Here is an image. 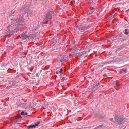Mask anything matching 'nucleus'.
<instances>
[{"label":"nucleus","instance_id":"nucleus-32","mask_svg":"<svg viewBox=\"0 0 129 129\" xmlns=\"http://www.w3.org/2000/svg\"><path fill=\"white\" fill-rule=\"evenodd\" d=\"M122 39V38H118L117 39L119 41H120Z\"/></svg>","mask_w":129,"mask_h":129},{"label":"nucleus","instance_id":"nucleus-13","mask_svg":"<svg viewBox=\"0 0 129 129\" xmlns=\"http://www.w3.org/2000/svg\"><path fill=\"white\" fill-rule=\"evenodd\" d=\"M121 41L122 42L126 40L127 38V36L123 35L122 37Z\"/></svg>","mask_w":129,"mask_h":129},{"label":"nucleus","instance_id":"nucleus-30","mask_svg":"<svg viewBox=\"0 0 129 129\" xmlns=\"http://www.w3.org/2000/svg\"><path fill=\"white\" fill-rule=\"evenodd\" d=\"M80 51H81L82 50H84V47H82L79 50Z\"/></svg>","mask_w":129,"mask_h":129},{"label":"nucleus","instance_id":"nucleus-3","mask_svg":"<svg viewBox=\"0 0 129 129\" xmlns=\"http://www.w3.org/2000/svg\"><path fill=\"white\" fill-rule=\"evenodd\" d=\"M114 119L116 123L119 125L123 123L126 120V118L124 117H118V116H115L114 117Z\"/></svg>","mask_w":129,"mask_h":129},{"label":"nucleus","instance_id":"nucleus-6","mask_svg":"<svg viewBox=\"0 0 129 129\" xmlns=\"http://www.w3.org/2000/svg\"><path fill=\"white\" fill-rule=\"evenodd\" d=\"M20 38L23 40H28L30 37L29 35H26L24 32L21 34L19 35Z\"/></svg>","mask_w":129,"mask_h":129},{"label":"nucleus","instance_id":"nucleus-8","mask_svg":"<svg viewBox=\"0 0 129 129\" xmlns=\"http://www.w3.org/2000/svg\"><path fill=\"white\" fill-rule=\"evenodd\" d=\"M72 46H73V47L71 49V51H73L74 52L75 51H77L79 50V49L77 48L76 46V45L75 44V43L74 42H72Z\"/></svg>","mask_w":129,"mask_h":129},{"label":"nucleus","instance_id":"nucleus-18","mask_svg":"<svg viewBox=\"0 0 129 129\" xmlns=\"http://www.w3.org/2000/svg\"><path fill=\"white\" fill-rule=\"evenodd\" d=\"M115 62L114 60H113L112 61H108L107 62H104V64H109L110 63H111L112 62Z\"/></svg>","mask_w":129,"mask_h":129},{"label":"nucleus","instance_id":"nucleus-4","mask_svg":"<svg viewBox=\"0 0 129 129\" xmlns=\"http://www.w3.org/2000/svg\"><path fill=\"white\" fill-rule=\"evenodd\" d=\"M85 26H84L82 24H81L79 26H77L74 29L76 31L79 32L80 31V32H83L85 30Z\"/></svg>","mask_w":129,"mask_h":129},{"label":"nucleus","instance_id":"nucleus-10","mask_svg":"<svg viewBox=\"0 0 129 129\" xmlns=\"http://www.w3.org/2000/svg\"><path fill=\"white\" fill-rule=\"evenodd\" d=\"M66 58V57L64 56L63 55L61 56V58L60 60V62L62 63H63Z\"/></svg>","mask_w":129,"mask_h":129},{"label":"nucleus","instance_id":"nucleus-27","mask_svg":"<svg viewBox=\"0 0 129 129\" xmlns=\"http://www.w3.org/2000/svg\"><path fill=\"white\" fill-rule=\"evenodd\" d=\"M116 86H117L119 85V82L118 81H116Z\"/></svg>","mask_w":129,"mask_h":129},{"label":"nucleus","instance_id":"nucleus-23","mask_svg":"<svg viewBox=\"0 0 129 129\" xmlns=\"http://www.w3.org/2000/svg\"><path fill=\"white\" fill-rule=\"evenodd\" d=\"M17 20V19H15V18L12 19H11V23H12L13 22H15Z\"/></svg>","mask_w":129,"mask_h":129},{"label":"nucleus","instance_id":"nucleus-2","mask_svg":"<svg viewBox=\"0 0 129 129\" xmlns=\"http://www.w3.org/2000/svg\"><path fill=\"white\" fill-rule=\"evenodd\" d=\"M54 13V11L53 9L49 10L46 16L45 17L43 23L46 24L48 21L51 19L52 15Z\"/></svg>","mask_w":129,"mask_h":129},{"label":"nucleus","instance_id":"nucleus-9","mask_svg":"<svg viewBox=\"0 0 129 129\" xmlns=\"http://www.w3.org/2000/svg\"><path fill=\"white\" fill-rule=\"evenodd\" d=\"M95 9L94 8H92L91 10H89L87 12L88 15L91 16L95 14V12H94Z\"/></svg>","mask_w":129,"mask_h":129},{"label":"nucleus","instance_id":"nucleus-36","mask_svg":"<svg viewBox=\"0 0 129 129\" xmlns=\"http://www.w3.org/2000/svg\"><path fill=\"white\" fill-rule=\"evenodd\" d=\"M40 1H42L43 0H39Z\"/></svg>","mask_w":129,"mask_h":129},{"label":"nucleus","instance_id":"nucleus-41","mask_svg":"<svg viewBox=\"0 0 129 129\" xmlns=\"http://www.w3.org/2000/svg\"><path fill=\"white\" fill-rule=\"evenodd\" d=\"M113 17H112V18H113Z\"/></svg>","mask_w":129,"mask_h":129},{"label":"nucleus","instance_id":"nucleus-34","mask_svg":"<svg viewBox=\"0 0 129 129\" xmlns=\"http://www.w3.org/2000/svg\"><path fill=\"white\" fill-rule=\"evenodd\" d=\"M10 39H9V40H7V42H10Z\"/></svg>","mask_w":129,"mask_h":129},{"label":"nucleus","instance_id":"nucleus-40","mask_svg":"<svg viewBox=\"0 0 129 129\" xmlns=\"http://www.w3.org/2000/svg\"><path fill=\"white\" fill-rule=\"evenodd\" d=\"M128 11H129V9L128 10Z\"/></svg>","mask_w":129,"mask_h":129},{"label":"nucleus","instance_id":"nucleus-16","mask_svg":"<svg viewBox=\"0 0 129 129\" xmlns=\"http://www.w3.org/2000/svg\"><path fill=\"white\" fill-rule=\"evenodd\" d=\"M57 42H58V39H54L53 40V45H55L57 43Z\"/></svg>","mask_w":129,"mask_h":129},{"label":"nucleus","instance_id":"nucleus-24","mask_svg":"<svg viewBox=\"0 0 129 129\" xmlns=\"http://www.w3.org/2000/svg\"><path fill=\"white\" fill-rule=\"evenodd\" d=\"M40 122H37L36 123H35L34 124H33L34 125V128L36 127V126L38 125V124L40 123Z\"/></svg>","mask_w":129,"mask_h":129},{"label":"nucleus","instance_id":"nucleus-1","mask_svg":"<svg viewBox=\"0 0 129 129\" xmlns=\"http://www.w3.org/2000/svg\"><path fill=\"white\" fill-rule=\"evenodd\" d=\"M23 18H19L15 23L9 25L6 31V34L12 35L15 32H17L18 28L24 26L25 23L23 20Z\"/></svg>","mask_w":129,"mask_h":129},{"label":"nucleus","instance_id":"nucleus-5","mask_svg":"<svg viewBox=\"0 0 129 129\" xmlns=\"http://www.w3.org/2000/svg\"><path fill=\"white\" fill-rule=\"evenodd\" d=\"M32 12V11L31 10H28V8H25L23 10L22 13L24 15H25L27 14L26 15L28 17L30 16V14Z\"/></svg>","mask_w":129,"mask_h":129},{"label":"nucleus","instance_id":"nucleus-20","mask_svg":"<svg viewBox=\"0 0 129 129\" xmlns=\"http://www.w3.org/2000/svg\"><path fill=\"white\" fill-rule=\"evenodd\" d=\"M33 128H34V125L33 124L30 125L28 126L27 127V128L28 129H30Z\"/></svg>","mask_w":129,"mask_h":129},{"label":"nucleus","instance_id":"nucleus-26","mask_svg":"<svg viewBox=\"0 0 129 129\" xmlns=\"http://www.w3.org/2000/svg\"><path fill=\"white\" fill-rule=\"evenodd\" d=\"M103 126V124H101L100 125H99L98 126H96V127H95L94 129H96L97 128H98L100 127H102Z\"/></svg>","mask_w":129,"mask_h":129},{"label":"nucleus","instance_id":"nucleus-29","mask_svg":"<svg viewBox=\"0 0 129 129\" xmlns=\"http://www.w3.org/2000/svg\"><path fill=\"white\" fill-rule=\"evenodd\" d=\"M62 71V70L61 68L59 70V73H60Z\"/></svg>","mask_w":129,"mask_h":129},{"label":"nucleus","instance_id":"nucleus-17","mask_svg":"<svg viewBox=\"0 0 129 129\" xmlns=\"http://www.w3.org/2000/svg\"><path fill=\"white\" fill-rule=\"evenodd\" d=\"M90 52V50L87 51H85L82 52H81L82 53V54L83 55H84L86 54L87 53V52Z\"/></svg>","mask_w":129,"mask_h":129},{"label":"nucleus","instance_id":"nucleus-28","mask_svg":"<svg viewBox=\"0 0 129 129\" xmlns=\"http://www.w3.org/2000/svg\"><path fill=\"white\" fill-rule=\"evenodd\" d=\"M65 79H66L64 77H62V79H61V80L62 81H62H63V80H65Z\"/></svg>","mask_w":129,"mask_h":129},{"label":"nucleus","instance_id":"nucleus-7","mask_svg":"<svg viewBox=\"0 0 129 129\" xmlns=\"http://www.w3.org/2000/svg\"><path fill=\"white\" fill-rule=\"evenodd\" d=\"M124 57L122 55H121L116 59L114 60L115 62L119 63L121 62V61L123 59H124Z\"/></svg>","mask_w":129,"mask_h":129},{"label":"nucleus","instance_id":"nucleus-14","mask_svg":"<svg viewBox=\"0 0 129 129\" xmlns=\"http://www.w3.org/2000/svg\"><path fill=\"white\" fill-rule=\"evenodd\" d=\"M76 56L81 57L83 56L81 52H80L76 54Z\"/></svg>","mask_w":129,"mask_h":129},{"label":"nucleus","instance_id":"nucleus-15","mask_svg":"<svg viewBox=\"0 0 129 129\" xmlns=\"http://www.w3.org/2000/svg\"><path fill=\"white\" fill-rule=\"evenodd\" d=\"M119 72L120 74H122L123 72L125 73L127 72L126 70V69H122L119 71Z\"/></svg>","mask_w":129,"mask_h":129},{"label":"nucleus","instance_id":"nucleus-31","mask_svg":"<svg viewBox=\"0 0 129 129\" xmlns=\"http://www.w3.org/2000/svg\"><path fill=\"white\" fill-rule=\"evenodd\" d=\"M55 73L56 74H59V70H58L57 71H56L55 72Z\"/></svg>","mask_w":129,"mask_h":129},{"label":"nucleus","instance_id":"nucleus-22","mask_svg":"<svg viewBox=\"0 0 129 129\" xmlns=\"http://www.w3.org/2000/svg\"><path fill=\"white\" fill-rule=\"evenodd\" d=\"M128 30V29H127L126 28V29H125L124 30H125V33H124L126 35H127L129 34V32L128 31H127Z\"/></svg>","mask_w":129,"mask_h":129},{"label":"nucleus","instance_id":"nucleus-37","mask_svg":"<svg viewBox=\"0 0 129 129\" xmlns=\"http://www.w3.org/2000/svg\"><path fill=\"white\" fill-rule=\"evenodd\" d=\"M101 118H104V117H101Z\"/></svg>","mask_w":129,"mask_h":129},{"label":"nucleus","instance_id":"nucleus-39","mask_svg":"<svg viewBox=\"0 0 129 129\" xmlns=\"http://www.w3.org/2000/svg\"><path fill=\"white\" fill-rule=\"evenodd\" d=\"M1 81H0V84H1Z\"/></svg>","mask_w":129,"mask_h":129},{"label":"nucleus","instance_id":"nucleus-19","mask_svg":"<svg viewBox=\"0 0 129 129\" xmlns=\"http://www.w3.org/2000/svg\"><path fill=\"white\" fill-rule=\"evenodd\" d=\"M27 114H28L27 112H25L23 111H22V112L21 113V115L23 116L27 115Z\"/></svg>","mask_w":129,"mask_h":129},{"label":"nucleus","instance_id":"nucleus-35","mask_svg":"<svg viewBox=\"0 0 129 129\" xmlns=\"http://www.w3.org/2000/svg\"><path fill=\"white\" fill-rule=\"evenodd\" d=\"M104 65V64L102 65H101V67H103Z\"/></svg>","mask_w":129,"mask_h":129},{"label":"nucleus","instance_id":"nucleus-33","mask_svg":"<svg viewBox=\"0 0 129 129\" xmlns=\"http://www.w3.org/2000/svg\"><path fill=\"white\" fill-rule=\"evenodd\" d=\"M4 66V67H5V66L4 64H2L1 66V67H3Z\"/></svg>","mask_w":129,"mask_h":129},{"label":"nucleus","instance_id":"nucleus-11","mask_svg":"<svg viewBox=\"0 0 129 129\" xmlns=\"http://www.w3.org/2000/svg\"><path fill=\"white\" fill-rule=\"evenodd\" d=\"M21 120V117H17L15 118L14 120V122H20Z\"/></svg>","mask_w":129,"mask_h":129},{"label":"nucleus","instance_id":"nucleus-25","mask_svg":"<svg viewBox=\"0 0 129 129\" xmlns=\"http://www.w3.org/2000/svg\"><path fill=\"white\" fill-rule=\"evenodd\" d=\"M84 50L85 51H86V50H90V49H89V47H88V46L85 47V46L84 47Z\"/></svg>","mask_w":129,"mask_h":129},{"label":"nucleus","instance_id":"nucleus-38","mask_svg":"<svg viewBox=\"0 0 129 129\" xmlns=\"http://www.w3.org/2000/svg\"><path fill=\"white\" fill-rule=\"evenodd\" d=\"M13 13H14V12H13V13H12V14H13Z\"/></svg>","mask_w":129,"mask_h":129},{"label":"nucleus","instance_id":"nucleus-21","mask_svg":"<svg viewBox=\"0 0 129 129\" xmlns=\"http://www.w3.org/2000/svg\"><path fill=\"white\" fill-rule=\"evenodd\" d=\"M100 85V84L99 83H98L95 85V88H98L99 87Z\"/></svg>","mask_w":129,"mask_h":129},{"label":"nucleus","instance_id":"nucleus-12","mask_svg":"<svg viewBox=\"0 0 129 129\" xmlns=\"http://www.w3.org/2000/svg\"><path fill=\"white\" fill-rule=\"evenodd\" d=\"M124 48V47H121L119 48H118L116 51V53H118L120 52L121 51H123V50H122Z\"/></svg>","mask_w":129,"mask_h":129}]
</instances>
